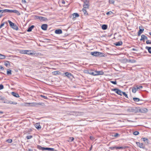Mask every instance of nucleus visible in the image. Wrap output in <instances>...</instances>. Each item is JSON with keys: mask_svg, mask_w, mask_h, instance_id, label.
<instances>
[{"mask_svg": "<svg viewBox=\"0 0 151 151\" xmlns=\"http://www.w3.org/2000/svg\"><path fill=\"white\" fill-rule=\"evenodd\" d=\"M99 52L97 51L91 52V54L92 55L95 56H98L99 55Z\"/></svg>", "mask_w": 151, "mask_h": 151, "instance_id": "obj_13", "label": "nucleus"}, {"mask_svg": "<svg viewBox=\"0 0 151 151\" xmlns=\"http://www.w3.org/2000/svg\"><path fill=\"white\" fill-rule=\"evenodd\" d=\"M139 133H133L134 135H137L139 134Z\"/></svg>", "mask_w": 151, "mask_h": 151, "instance_id": "obj_60", "label": "nucleus"}, {"mask_svg": "<svg viewBox=\"0 0 151 151\" xmlns=\"http://www.w3.org/2000/svg\"><path fill=\"white\" fill-rule=\"evenodd\" d=\"M11 94L16 97L18 98L19 97V94L16 92H12L11 93Z\"/></svg>", "mask_w": 151, "mask_h": 151, "instance_id": "obj_22", "label": "nucleus"}, {"mask_svg": "<svg viewBox=\"0 0 151 151\" xmlns=\"http://www.w3.org/2000/svg\"><path fill=\"white\" fill-rule=\"evenodd\" d=\"M68 114L70 115H73L76 116H82L83 114V112L73 111H71L69 112Z\"/></svg>", "mask_w": 151, "mask_h": 151, "instance_id": "obj_1", "label": "nucleus"}, {"mask_svg": "<svg viewBox=\"0 0 151 151\" xmlns=\"http://www.w3.org/2000/svg\"><path fill=\"white\" fill-rule=\"evenodd\" d=\"M86 73L91 75L92 76H95V72H93L91 70H86L85 72Z\"/></svg>", "mask_w": 151, "mask_h": 151, "instance_id": "obj_15", "label": "nucleus"}, {"mask_svg": "<svg viewBox=\"0 0 151 151\" xmlns=\"http://www.w3.org/2000/svg\"><path fill=\"white\" fill-rule=\"evenodd\" d=\"M43 147H42L41 146H40V145H37V148H38L40 150H43Z\"/></svg>", "mask_w": 151, "mask_h": 151, "instance_id": "obj_42", "label": "nucleus"}, {"mask_svg": "<svg viewBox=\"0 0 151 151\" xmlns=\"http://www.w3.org/2000/svg\"><path fill=\"white\" fill-rule=\"evenodd\" d=\"M109 3L111 4H113L114 2V0H109Z\"/></svg>", "mask_w": 151, "mask_h": 151, "instance_id": "obj_50", "label": "nucleus"}, {"mask_svg": "<svg viewBox=\"0 0 151 151\" xmlns=\"http://www.w3.org/2000/svg\"><path fill=\"white\" fill-rule=\"evenodd\" d=\"M73 18H75L76 17H78L79 16V15L77 13H74L73 14Z\"/></svg>", "mask_w": 151, "mask_h": 151, "instance_id": "obj_32", "label": "nucleus"}, {"mask_svg": "<svg viewBox=\"0 0 151 151\" xmlns=\"http://www.w3.org/2000/svg\"><path fill=\"white\" fill-rule=\"evenodd\" d=\"M4 62V65L7 67L9 68L10 66V62L9 61L5 60Z\"/></svg>", "mask_w": 151, "mask_h": 151, "instance_id": "obj_11", "label": "nucleus"}, {"mask_svg": "<svg viewBox=\"0 0 151 151\" xmlns=\"http://www.w3.org/2000/svg\"><path fill=\"white\" fill-rule=\"evenodd\" d=\"M83 8L88 9L89 8V1L88 0H83Z\"/></svg>", "mask_w": 151, "mask_h": 151, "instance_id": "obj_3", "label": "nucleus"}, {"mask_svg": "<svg viewBox=\"0 0 151 151\" xmlns=\"http://www.w3.org/2000/svg\"><path fill=\"white\" fill-rule=\"evenodd\" d=\"M119 136V134L118 133H116V134H115L114 135V137H117L118 136Z\"/></svg>", "mask_w": 151, "mask_h": 151, "instance_id": "obj_59", "label": "nucleus"}, {"mask_svg": "<svg viewBox=\"0 0 151 151\" xmlns=\"http://www.w3.org/2000/svg\"><path fill=\"white\" fill-rule=\"evenodd\" d=\"M58 73H59V71H55L52 72V73L54 75H56L57 74H58Z\"/></svg>", "mask_w": 151, "mask_h": 151, "instance_id": "obj_40", "label": "nucleus"}, {"mask_svg": "<svg viewBox=\"0 0 151 151\" xmlns=\"http://www.w3.org/2000/svg\"><path fill=\"white\" fill-rule=\"evenodd\" d=\"M107 25L106 24H103L101 26L102 29L104 30H106L107 28Z\"/></svg>", "mask_w": 151, "mask_h": 151, "instance_id": "obj_26", "label": "nucleus"}, {"mask_svg": "<svg viewBox=\"0 0 151 151\" xmlns=\"http://www.w3.org/2000/svg\"><path fill=\"white\" fill-rule=\"evenodd\" d=\"M132 50L134 51H137V50L134 48H132Z\"/></svg>", "mask_w": 151, "mask_h": 151, "instance_id": "obj_62", "label": "nucleus"}, {"mask_svg": "<svg viewBox=\"0 0 151 151\" xmlns=\"http://www.w3.org/2000/svg\"><path fill=\"white\" fill-rule=\"evenodd\" d=\"M104 74V72L102 71H95V76L99 75H103Z\"/></svg>", "mask_w": 151, "mask_h": 151, "instance_id": "obj_10", "label": "nucleus"}, {"mask_svg": "<svg viewBox=\"0 0 151 151\" xmlns=\"http://www.w3.org/2000/svg\"><path fill=\"white\" fill-rule=\"evenodd\" d=\"M129 112L136 113L137 112V108L135 107H131L127 109Z\"/></svg>", "mask_w": 151, "mask_h": 151, "instance_id": "obj_5", "label": "nucleus"}, {"mask_svg": "<svg viewBox=\"0 0 151 151\" xmlns=\"http://www.w3.org/2000/svg\"><path fill=\"white\" fill-rule=\"evenodd\" d=\"M111 90L112 91H115L116 93L119 95L121 96L122 95V93L123 92L117 88L112 89Z\"/></svg>", "mask_w": 151, "mask_h": 151, "instance_id": "obj_6", "label": "nucleus"}, {"mask_svg": "<svg viewBox=\"0 0 151 151\" xmlns=\"http://www.w3.org/2000/svg\"><path fill=\"white\" fill-rule=\"evenodd\" d=\"M47 20V19L46 18L42 17H41L40 19V21L41 22L45 21Z\"/></svg>", "mask_w": 151, "mask_h": 151, "instance_id": "obj_30", "label": "nucleus"}, {"mask_svg": "<svg viewBox=\"0 0 151 151\" xmlns=\"http://www.w3.org/2000/svg\"><path fill=\"white\" fill-rule=\"evenodd\" d=\"M129 62L131 63H134L136 62V60L134 59L129 60Z\"/></svg>", "mask_w": 151, "mask_h": 151, "instance_id": "obj_39", "label": "nucleus"}, {"mask_svg": "<svg viewBox=\"0 0 151 151\" xmlns=\"http://www.w3.org/2000/svg\"><path fill=\"white\" fill-rule=\"evenodd\" d=\"M147 109L145 108H137V112H139L141 113H145L147 112Z\"/></svg>", "mask_w": 151, "mask_h": 151, "instance_id": "obj_7", "label": "nucleus"}, {"mask_svg": "<svg viewBox=\"0 0 151 151\" xmlns=\"http://www.w3.org/2000/svg\"><path fill=\"white\" fill-rule=\"evenodd\" d=\"M112 14H113V12L111 11H110L107 12L106 13V14L107 15H109V14L111 15Z\"/></svg>", "mask_w": 151, "mask_h": 151, "instance_id": "obj_48", "label": "nucleus"}, {"mask_svg": "<svg viewBox=\"0 0 151 151\" xmlns=\"http://www.w3.org/2000/svg\"><path fill=\"white\" fill-rule=\"evenodd\" d=\"M142 139L144 142H146L147 143H148V139H147L145 138H142Z\"/></svg>", "mask_w": 151, "mask_h": 151, "instance_id": "obj_38", "label": "nucleus"}, {"mask_svg": "<svg viewBox=\"0 0 151 151\" xmlns=\"http://www.w3.org/2000/svg\"><path fill=\"white\" fill-rule=\"evenodd\" d=\"M62 3L63 4H65V2L64 0H63L62 1Z\"/></svg>", "mask_w": 151, "mask_h": 151, "instance_id": "obj_64", "label": "nucleus"}, {"mask_svg": "<svg viewBox=\"0 0 151 151\" xmlns=\"http://www.w3.org/2000/svg\"><path fill=\"white\" fill-rule=\"evenodd\" d=\"M32 136L31 135H28L26 137V138L28 139H30L32 138Z\"/></svg>", "mask_w": 151, "mask_h": 151, "instance_id": "obj_46", "label": "nucleus"}, {"mask_svg": "<svg viewBox=\"0 0 151 151\" xmlns=\"http://www.w3.org/2000/svg\"><path fill=\"white\" fill-rule=\"evenodd\" d=\"M4 88V86L2 84L0 85V90L3 89Z\"/></svg>", "mask_w": 151, "mask_h": 151, "instance_id": "obj_53", "label": "nucleus"}, {"mask_svg": "<svg viewBox=\"0 0 151 151\" xmlns=\"http://www.w3.org/2000/svg\"><path fill=\"white\" fill-rule=\"evenodd\" d=\"M136 144L137 145V146H138L139 147L142 148H144V146L143 145V144L142 143H140L138 142H136Z\"/></svg>", "mask_w": 151, "mask_h": 151, "instance_id": "obj_18", "label": "nucleus"}, {"mask_svg": "<svg viewBox=\"0 0 151 151\" xmlns=\"http://www.w3.org/2000/svg\"><path fill=\"white\" fill-rule=\"evenodd\" d=\"M55 32L56 34H60L62 33V31L61 29H58L55 31Z\"/></svg>", "mask_w": 151, "mask_h": 151, "instance_id": "obj_21", "label": "nucleus"}, {"mask_svg": "<svg viewBox=\"0 0 151 151\" xmlns=\"http://www.w3.org/2000/svg\"><path fill=\"white\" fill-rule=\"evenodd\" d=\"M47 25L46 24H43L41 27V29L44 30H46L47 29Z\"/></svg>", "mask_w": 151, "mask_h": 151, "instance_id": "obj_14", "label": "nucleus"}, {"mask_svg": "<svg viewBox=\"0 0 151 151\" xmlns=\"http://www.w3.org/2000/svg\"><path fill=\"white\" fill-rule=\"evenodd\" d=\"M4 22L1 23L0 25V29H1V27L4 26Z\"/></svg>", "mask_w": 151, "mask_h": 151, "instance_id": "obj_56", "label": "nucleus"}, {"mask_svg": "<svg viewBox=\"0 0 151 151\" xmlns=\"http://www.w3.org/2000/svg\"><path fill=\"white\" fill-rule=\"evenodd\" d=\"M63 75H64V76H66L69 78H74L73 75L70 73L68 72H65Z\"/></svg>", "mask_w": 151, "mask_h": 151, "instance_id": "obj_8", "label": "nucleus"}, {"mask_svg": "<svg viewBox=\"0 0 151 151\" xmlns=\"http://www.w3.org/2000/svg\"><path fill=\"white\" fill-rule=\"evenodd\" d=\"M7 74L8 75H11V70L9 69H7Z\"/></svg>", "mask_w": 151, "mask_h": 151, "instance_id": "obj_36", "label": "nucleus"}, {"mask_svg": "<svg viewBox=\"0 0 151 151\" xmlns=\"http://www.w3.org/2000/svg\"><path fill=\"white\" fill-rule=\"evenodd\" d=\"M4 70V68L1 65H0V70Z\"/></svg>", "mask_w": 151, "mask_h": 151, "instance_id": "obj_55", "label": "nucleus"}, {"mask_svg": "<svg viewBox=\"0 0 151 151\" xmlns=\"http://www.w3.org/2000/svg\"><path fill=\"white\" fill-rule=\"evenodd\" d=\"M86 9V8H83L82 9V10L84 13V15L86 16L88 15V14L87 13Z\"/></svg>", "mask_w": 151, "mask_h": 151, "instance_id": "obj_27", "label": "nucleus"}, {"mask_svg": "<svg viewBox=\"0 0 151 151\" xmlns=\"http://www.w3.org/2000/svg\"><path fill=\"white\" fill-rule=\"evenodd\" d=\"M41 16H35V18L36 19H39L40 20V19Z\"/></svg>", "mask_w": 151, "mask_h": 151, "instance_id": "obj_41", "label": "nucleus"}, {"mask_svg": "<svg viewBox=\"0 0 151 151\" xmlns=\"http://www.w3.org/2000/svg\"><path fill=\"white\" fill-rule=\"evenodd\" d=\"M123 95L126 98H128V96L125 92H122V95Z\"/></svg>", "mask_w": 151, "mask_h": 151, "instance_id": "obj_44", "label": "nucleus"}, {"mask_svg": "<svg viewBox=\"0 0 151 151\" xmlns=\"http://www.w3.org/2000/svg\"><path fill=\"white\" fill-rule=\"evenodd\" d=\"M27 50H23L22 51V53L27 54Z\"/></svg>", "mask_w": 151, "mask_h": 151, "instance_id": "obj_49", "label": "nucleus"}, {"mask_svg": "<svg viewBox=\"0 0 151 151\" xmlns=\"http://www.w3.org/2000/svg\"><path fill=\"white\" fill-rule=\"evenodd\" d=\"M34 26L33 25H31L30 27H29L27 30L28 32H30L32 31V29L34 28Z\"/></svg>", "mask_w": 151, "mask_h": 151, "instance_id": "obj_25", "label": "nucleus"}, {"mask_svg": "<svg viewBox=\"0 0 151 151\" xmlns=\"http://www.w3.org/2000/svg\"><path fill=\"white\" fill-rule=\"evenodd\" d=\"M22 3H25L26 2V1L25 0H22Z\"/></svg>", "mask_w": 151, "mask_h": 151, "instance_id": "obj_61", "label": "nucleus"}, {"mask_svg": "<svg viewBox=\"0 0 151 151\" xmlns=\"http://www.w3.org/2000/svg\"><path fill=\"white\" fill-rule=\"evenodd\" d=\"M6 58V56L0 54V59H5Z\"/></svg>", "mask_w": 151, "mask_h": 151, "instance_id": "obj_33", "label": "nucleus"}, {"mask_svg": "<svg viewBox=\"0 0 151 151\" xmlns=\"http://www.w3.org/2000/svg\"><path fill=\"white\" fill-rule=\"evenodd\" d=\"M133 100L135 102H138L140 101V99L137 98H133Z\"/></svg>", "mask_w": 151, "mask_h": 151, "instance_id": "obj_35", "label": "nucleus"}, {"mask_svg": "<svg viewBox=\"0 0 151 151\" xmlns=\"http://www.w3.org/2000/svg\"><path fill=\"white\" fill-rule=\"evenodd\" d=\"M40 96L42 97V98H43L45 99H48V98H47V97L46 96H43V95H40Z\"/></svg>", "mask_w": 151, "mask_h": 151, "instance_id": "obj_51", "label": "nucleus"}, {"mask_svg": "<svg viewBox=\"0 0 151 151\" xmlns=\"http://www.w3.org/2000/svg\"><path fill=\"white\" fill-rule=\"evenodd\" d=\"M146 43L147 44H151V41L150 40H147L146 41Z\"/></svg>", "mask_w": 151, "mask_h": 151, "instance_id": "obj_57", "label": "nucleus"}, {"mask_svg": "<svg viewBox=\"0 0 151 151\" xmlns=\"http://www.w3.org/2000/svg\"><path fill=\"white\" fill-rule=\"evenodd\" d=\"M35 127L38 129H39L41 128V127L39 123H37L35 124Z\"/></svg>", "mask_w": 151, "mask_h": 151, "instance_id": "obj_23", "label": "nucleus"}, {"mask_svg": "<svg viewBox=\"0 0 151 151\" xmlns=\"http://www.w3.org/2000/svg\"><path fill=\"white\" fill-rule=\"evenodd\" d=\"M3 103H6L7 104H13L16 105L17 104V103L16 102H14L12 101H4L3 102Z\"/></svg>", "mask_w": 151, "mask_h": 151, "instance_id": "obj_12", "label": "nucleus"}, {"mask_svg": "<svg viewBox=\"0 0 151 151\" xmlns=\"http://www.w3.org/2000/svg\"><path fill=\"white\" fill-rule=\"evenodd\" d=\"M74 138L73 137H70L69 138L68 141L69 142H71L74 140Z\"/></svg>", "mask_w": 151, "mask_h": 151, "instance_id": "obj_37", "label": "nucleus"}, {"mask_svg": "<svg viewBox=\"0 0 151 151\" xmlns=\"http://www.w3.org/2000/svg\"><path fill=\"white\" fill-rule=\"evenodd\" d=\"M90 139L91 140H93L95 138L91 136L90 137Z\"/></svg>", "mask_w": 151, "mask_h": 151, "instance_id": "obj_54", "label": "nucleus"}, {"mask_svg": "<svg viewBox=\"0 0 151 151\" xmlns=\"http://www.w3.org/2000/svg\"><path fill=\"white\" fill-rule=\"evenodd\" d=\"M34 130V129H28L27 131H26V132H33L34 131L33 130Z\"/></svg>", "mask_w": 151, "mask_h": 151, "instance_id": "obj_45", "label": "nucleus"}, {"mask_svg": "<svg viewBox=\"0 0 151 151\" xmlns=\"http://www.w3.org/2000/svg\"><path fill=\"white\" fill-rule=\"evenodd\" d=\"M125 148V147H112L111 148L112 149H114V148H115L116 149H124Z\"/></svg>", "mask_w": 151, "mask_h": 151, "instance_id": "obj_20", "label": "nucleus"}, {"mask_svg": "<svg viewBox=\"0 0 151 151\" xmlns=\"http://www.w3.org/2000/svg\"><path fill=\"white\" fill-rule=\"evenodd\" d=\"M137 86V87H138V89H140L142 88V86H138V85Z\"/></svg>", "mask_w": 151, "mask_h": 151, "instance_id": "obj_58", "label": "nucleus"}, {"mask_svg": "<svg viewBox=\"0 0 151 151\" xmlns=\"http://www.w3.org/2000/svg\"><path fill=\"white\" fill-rule=\"evenodd\" d=\"M145 40H147V38L145 35H141V38L140 39V40L142 41H143V42H145Z\"/></svg>", "mask_w": 151, "mask_h": 151, "instance_id": "obj_17", "label": "nucleus"}, {"mask_svg": "<svg viewBox=\"0 0 151 151\" xmlns=\"http://www.w3.org/2000/svg\"><path fill=\"white\" fill-rule=\"evenodd\" d=\"M139 30L138 32L137 35L138 36H140L141 34H142L144 31V29L143 27H139Z\"/></svg>", "mask_w": 151, "mask_h": 151, "instance_id": "obj_9", "label": "nucleus"}, {"mask_svg": "<svg viewBox=\"0 0 151 151\" xmlns=\"http://www.w3.org/2000/svg\"><path fill=\"white\" fill-rule=\"evenodd\" d=\"M5 98L4 97L0 96V100L2 101H4L5 100Z\"/></svg>", "mask_w": 151, "mask_h": 151, "instance_id": "obj_47", "label": "nucleus"}, {"mask_svg": "<svg viewBox=\"0 0 151 151\" xmlns=\"http://www.w3.org/2000/svg\"><path fill=\"white\" fill-rule=\"evenodd\" d=\"M8 22L9 23L10 26L11 27L16 30H18V27L14 23H13L9 20H8Z\"/></svg>", "mask_w": 151, "mask_h": 151, "instance_id": "obj_4", "label": "nucleus"}, {"mask_svg": "<svg viewBox=\"0 0 151 151\" xmlns=\"http://www.w3.org/2000/svg\"><path fill=\"white\" fill-rule=\"evenodd\" d=\"M3 11H4V12L5 13H14L17 14L18 15H19L20 14L19 12L17 10L15 9L12 10L8 9H5L3 10Z\"/></svg>", "mask_w": 151, "mask_h": 151, "instance_id": "obj_2", "label": "nucleus"}, {"mask_svg": "<svg viewBox=\"0 0 151 151\" xmlns=\"http://www.w3.org/2000/svg\"><path fill=\"white\" fill-rule=\"evenodd\" d=\"M32 104L31 106H36L37 105H42L43 103H31Z\"/></svg>", "mask_w": 151, "mask_h": 151, "instance_id": "obj_19", "label": "nucleus"}, {"mask_svg": "<svg viewBox=\"0 0 151 151\" xmlns=\"http://www.w3.org/2000/svg\"><path fill=\"white\" fill-rule=\"evenodd\" d=\"M6 141L8 143H11L12 142V140L11 139H7Z\"/></svg>", "mask_w": 151, "mask_h": 151, "instance_id": "obj_43", "label": "nucleus"}, {"mask_svg": "<svg viewBox=\"0 0 151 151\" xmlns=\"http://www.w3.org/2000/svg\"><path fill=\"white\" fill-rule=\"evenodd\" d=\"M115 45L116 46H120L122 44V42L121 41H120L118 42H116L115 44Z\"/></svg>", "mask_w": 151, "mask_h": 151, "instance_id": "obj_24", "label": "nucleus"}, {"mask_svg": "<svg viewBox=\"0 0 151 151\" xmlns=\"http://www.w3.org/2000/svg\"><path fill=\"white\" fill-rule=\"evenodd\" d=\"M99 55L98 56L100 57H103L105 56V54L104 53L101 52H99Z\"/></svg>", "mask_w": 151, "mask_h": 151, "instance_id": "obj_34", "label": "nucleus"}, {"mask_svg": "<svg viewBox=\"0 0 151 151\" xmlns=\"http://www.w3.org/2000/svg\"><path fill=\"white\" fill-rule=\"evenodd\" d=\"M110 82L116 85L117 84L116 82V81H110Z\"/></svg>", "mask_w": 151, "mask_h": 151, "instance_id": "obj_52", "label": "nucleus"}, {"mask_svg": "<svg viewBox=\"0 0 151 151\" xmlns=\"http://www.w3.org/2000/svg\"><path fill=\"white\" fill-rule=\"evenodd\" d=\"M145 48L148 50L149 53L151 54V47L146 46L145 47Z\"/></svg>", "mask_w": 151, "mask_h": 151, "instance_id": "obj_31", "label": "nucleus"}, {"mask_svg": "<svg viewBox=\"0 0 151 151\" xmlns=\"http://www.w3.org/2000/svg\"><path fill=\"white\" fill-rule=\"evenodd\" d=\"M54 149L53 148H47V147H44L43 148V150H54Z\"/></svg>", "mask_w": 151, "mask_h": 151, "instance_id": "obj_28", "label": "nucleus"}, {"mask_svg": "<svg viewBox=\"0 0 151 151\" xmlns=\"http://www.w3.org/2000/svg\"><path fill=\"white\" fill-rule=\"evenodd\" d=\"M31 50H27V54L29 55H34L35 54L34 52H31Z\"/></svg>", "mask_w": 151, "mask_h": 151, "instance_id": "obj_29", "label": "nucleus"}, {"mask_svg": "<svg viewBox=\"0 0 151 151\" xmlns=\"http://www.w3.org/2000/svg\"><path fill=\"white\" fill-rule=\"evenodd\" d=\"M4 24H6V25H8V22H4Z\"/></svg>", "mask_w": 151, "mask_h": 151, "instance_id": "obj_63", "label": "nucleus"}, {"mask_svg": "<svg viewBox=\"0 0 151 151\" xmlns=\"http://www.w3.org/2000/svg\"><path fill=\"white\" fill-rule=\"evenodd\" d=\"M138 89L137 87V86H134L132 88V92L133 93H135L138 90Z\"/></svg>", "mask_w": 151, "mask_h": 151, "instance_id": "obj_16", "label": "nucleus"}]
</instances>
